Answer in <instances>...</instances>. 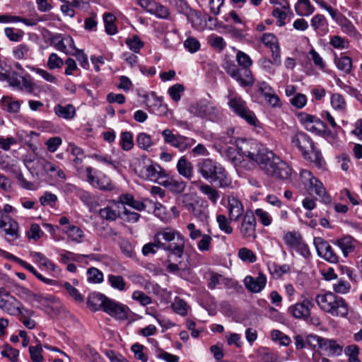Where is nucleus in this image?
I'll return each mask as SVG.
<instances>
[{"mask_svg":"<svg viewBox=\"0 0 362 362\" xmlns=\"http://www.w3.org/2000/svg\"><path fill=\"white\" fill-rule=\"evenodd\" d=\"M243 282L245 288L248 291L254 293H257L264 288L267 284V277L262 272H259L257 277L252 276H245Z\"/></svg>","mask_w":362,"mask_h":362,"instance_id":"19","label":"nucleus"},{"mask_svg":"<svg viewBox=\"0 0 362 362\" xmlns=\"http://www.w3.org/2000/svg\"><path fill=\"white\" fill-rule=\"evenodd\" d=\"M107 281L111 287L114 289H117L119 291H124L127 289V283L123 276L120 275L110 274L107 276Z\"/></svg>","mask_w":362,"mask_h":362,"instance_id":"39","label":"nucleus"},{"mask_svg":"<svg viewBox=\"0 0 362 362\" xmlns=\"http://www.w3.org/2000/svg\"><path fill=\"white\" fill-rule=\"evenodd\" d=\"M149 13L161 19H168L170 15V11L167 7L156 1H155Z\"/></svg>","mask_w":362,"mask_h":362,"instance_id":"45","label":"nucleus"},{"mask_svg":"<svg viewBox=\"0 0 362 362\" xmlns=\"http://www.w3.org/2000/svg\"><path fill=\"white\" fill-rule=\"evenodd\" d=\"M64 233L70 240L76 243L83 242L84 233L81 228L74 225H69L66 230H64Z\"/></svg>","mask_w":362,"mask_h":362,"instance_id":"34","label":"nucleus"},{"mask_svg":"<svg viewBox=\"0 0 362 362\" xmlns=\"http://www.w3.org/2000/svg\"><path fill=\"white\" fill-rule=\"evenodd\" d=\"M293 173L291 167L283 160L279 156H276L272 160L267 174L271 177L279 180H286L291 177Z\"/></svg>","mask_w":362,"mask_h":362,"instance_id":"9","label":"nucleus"},{"mask_svg":"<svg viewBox=\"0 0 362 362\" xmlns=\"http://www.w3.org/2000/svg\"><path fill=\"white\" fill-rule=\"evenodd\" d=\"M100 217L107 221L112 222L119 216V211L112 205H107L98 211Z\"/></svg>","mask_w":362,"mask_h":362,"instance_id":"33","label":"nucleus"},{"mask_svg":"<svg viewBox=\"0 0 362 362\" xmlns=\"http://www.w3.org/2000/svg\"><path fill=\"white\" fill-rule=\"evenodd\" d=\"M190 113L194 116L218 122L223 119V114L214 103L206 100H199L189 107Z\"/></svg>","mask_w":362,"mask_h":362,"instance_id":"7","label":"nucleus"},{"mask_svg":"<svg viewBox=\"0 0 362 362\" xmlns=\"http://www.w3.org/2000/svg\"><path fill=\"white\" fill-rule=\"evenodd\" d=\"M261 42L270 49L279 45L277 37L272 33H264Z\"/></svg>","mask_w":362,"mask_h":362,"instance_id":"64","label":"nucleus"},{"mask_svg":"<svg viewBox=\"0 0 362 362\" xmlns=\"http://www.w3.org/2000/svg\"><path fill=\"white\" fill-rule=\"evenodd\" d=\"M159 249L162 250V246L157 243V240L153 236V242L145 244L141 251L143 255L148 256L149 255H155Z\"/></svg>","mask_w":362,"mask_h":362,"instance_id":"62","label":"nucleus"},{"mask_svg":"<svg viewBox=\"0 0 362 362\" xmlns=\"http://www.w3.org/2000/svg\"><path fill=\"white\" fill-rule=\"evenodd\" d=\"M21 303L20 300L16 299L13 296L9 295L0 304V308L6 311L10 315H20Z\"/></svg>","mask_w":362,"mask_h":362,"instance_id":"24","label":"nucleus"},{"mask_svg":"<svg viewBox=\"0 0 362 362\" xmlns=\"http://www.w3.org/2000/svg\"><path fill=\"white\" fill-rule=\"evenodd\" d=\"M57 201V196L47 191L45 192L44 194L40 197V202L42 206H49L51 208L55 207Z\"/></svg>","mask_w":362,"mask_h":362,"instance_id":"56","label":"nucleus"},{"mask_svg":"<svg viewBox=\"0 0 362 362\" xmlns=\"http://www.w3.org/2000/svg\"><path fill=\"white\" fill-rule=\"evenodd\" d=\"M188 21L195 29H202L204 27V21L199 12L192 9L187 15Z\"/></svg>","mask_w":362,"mask_h":362,"instance_id":"42","label":"nucleus"},{"mask_svg":"<svg viewBox=\"0 0 362 362\" xmlns=\"http://www.w3.org/2000/svg\"><path fill=\"white\" fill-rule=\"evenodd\" d=\"M195 143L196 140L194 139L180 134L174 148H176L180 151L183 152L190 148L193 145L195 144Z\"/></svg>","mask_w":362,"mask_h":362,"instance_id":"43","label":"nucleus"},{"mask_svg":"<svg viewBox=\"0 0 362 362\" xmlns=\"http://www.w3.org/2000/svg\"><path fill=\"white\" fill-rule=\"evenodd\" d=\"M116 17L111 13H105L103 14V22L105 32L109 35H115L117 33V28L115 25Z\"/></svg>","mask_w":362,"mask_h":362,"instance_id":"36","label":"nucleus"},{"mask_svg":"<svg viewBox=\"0 0 362 362\" xmlns=\"http://www.w3.org/2000/svg\"><path fill=\"white\" fill-rule=\"evenodd\" d=\"M227 209L230 220L238 221L243 214L244 206L238 198L234 196H228Z\"/></svg>","mask_w":362,"mask_h":362,"instance_id":"20","label":"nucleus"},{"mask_svg":"<svg viewBox=\"0 0 362 362\" xmlns=\"http://www.w3.org/2000/svg\"><path fill=\"white\" fill-rule=\"evenodd\" d=\"M240 149L243 156L255 161L264 173H266L269 169V166L270 165L272 160H273L274 158L276 156L273 151L263 147L259 148L255 152L250 151L242 146Z\"/></svg>","mask_w":362,"mask_h":362,"instance_id":"8","label":"nucleus"},{"mask_svg":"<svg viewBox=\"0 0 362 362\" xmlns=\"http://www.w3.org/2000/svg\"><path fill=\"white\" fill-rule=\"evenodd\" d=\"M79 197L81 200L89 208L90 211L94 212L97 211L99 204L90 193L82 191L80 193Z\"/></svg>","mask_w":362,"mask_h":362,"instance_id":"40","label":"nucleus"},{"mask_svg":"<svg viewBox=\"0 0 362 362\" xmlns=\"http://www.w3.org/2000/svg\"><path fill=\"white\" fill-rule=\"evenodd\" d=\"M184 90L185 87L183 85L176 83L168 88V93L173 100L175 102H178L180 100L181 94L184 92Z\"/></svg>","mask_w":362,"mask_h":362,"instance_id":"60","label":"nucleus"},{"mask_svg":"<svg viewBox=\"0 0 362 362\" xmlns=\"http://www.w3.org/2000/svg\"><path fill=\"white\" fill-rule=\"evenodd\" d=\"M23 76L20 73H17L15 69H7L6 62L0 61V81H7L9 85L18 90L22 89L21 80Z\"/></svg>","mask_w":362,"mask_h":362,"instance_id":"14","label":"nucleus"},{"mask_svg":"<svg viewBox=\"0 0 362 362\" xmlns=\"http://www.w3.org/2000/svg\"><path fill=\"white\" fill-rule=\"evenodd\" d=\"M197 172L211 182H216L220 187H228L232 181L223 166L211 158H203L197 163Z\"/></svg>","mask_w":362,"mask_h":362,"instance_id":"3","label":"nucleus"},{"mask_svg":"<svg viewBox=\"0 0 362 362\" xmlns=\"http://www.w3.org/2000/svg\"><path fill=\"white\" fill-rule=\"evenodd\" d=\"M199 189L214 204H216L220 197L218 191L207 184L201 185Z\"/></svg>","mask_w":362,"mask_h":362,"instance_id":"44","label":"nucleus"},{"mask_svg":"<svg viewBox=\"0 0 362 362\" xmlns=\"http://www.w3.org/2000/svg\"><path fill=\"white\" fill-rule=\"evenodd\" d=\"M76 171L82 179L85 180L93 187L103 191H112L115 189L110 177L107 175L99 173L95 169L90 166L76 167Z\"/></svg>","mask_w":362,"mask_h":362,"instance_id":"6","label":"nucleus"},{"mask_svg":"<svg viewBox=\"0 0 362 362\" xmlns=\"http://www.w3.org/2000/svg\"><path fill=\"white\" fill-rule=\"evenodd\" d=\"M238 257L243 262L254 263L257 261L256 255L247 247H242L238 250Z\"/></svg>","mask_w":362,"mask_h":362,"instance_id":"57","label":"nucleus"},{"mask_svg":"<svg viewBox=\"0 0 362 362\" xmlns=\"http://www.w3.org/2000/svg\"><path fill=\"white\" fill-rule=\"evenodd\" d=\"M176 168L178 173L185 178L191 180L193 177V165L185 156L178 160Z\"/></svg>","mask_w":362,"mask_h":362,"instance_id":"25","label":"nucleus"},{"mask_svg":"<svg viewBox=\"0 0 362 362\" xmlns=\"http://www.w3.org/2000/svg\"><path fill=\"white\" fill-rule=\"evenodd\" d=\"M19 351L12 348L9 344H6L1 351V355L6 357L11 362H16L19 356Z\"/></svg>","mask_w":362,"mask_h":362,"instance_id":"63","label":"nucleus"},{"mask_svg":"<svg viewBox=\"0 0 362 362\" xmlns=\"http://www.w3.org/2000/svg\"><path fill=\"white\" fill-rule=\"evenodd\" d=\"M30 256L41 265L44 266L48 269L52 270L53 272L59 274L60 269L50 259L46 257L43 254L37 252H31Z\"/></svg>","mask_w":362,"mask_h":362,"instance_id":"31","label":"nucleus"},{"mask_svg":"<svg viewBox=\"0 0 362 362\" xmlns=\"http://www.w3.org/2000/svg\"><path fill=\"white\" fill-rule=\"evenodd\" d=\"M136 142L138 146L144 149L148 150L153 144L151 136L146 133H139L136 137Z\"/></svg>","mask_w":362,"mask_h":362,"instance_id":"50","label":"nucleus"},{"mask_svg":"<svg viewBox=\"0 0 362 362\" xmlns=\"http://www.w3.org/2000/svg\"><path fill=\"white\" fill-rule=\"evenodd\" d=\"M315 302L325 313L335 317L346 318L349 313V305L342 297L332 292L317 294Z\"/></svg>","mask_w":362,"mask_h":362,"instance_id":"4","label":"nucleus"},{"mask_svg":"<svg viewBox=\"0 0 362 362\" xmlns=\"http://www.w3.org/2000/svg\"><path fill=\"white\" fill-rule=\"evenodd\" d=\"M24 300L35 306H45L49 308L52 305H57L59 304V299L52 295H42L40 293H34L29 290L24 289Z\"/></svg>","mask_w":362,"mask_h":362,"instance_id":"11","label":"nucleus"},{"mask_svg":"<svg viewBox=\"0 0 362 362\" xmlns=\"http://www.w3.org/2000/svg\"><path fill=\"white\" fill-rule=\"evenodd\" d=\"M216 221L221 230L226 234L233 233V228L230 226V220L227 218L225 215L219 214L216 216Z\"/></svg>","mask_w":362,"mask_h":362,"instance_id":"55","label":"nucleus"},{"mask_svg":"<svg viewBox=\"0 0 362 362\" xmlns=\"http://www.w3.org/2000/svg\"><path fill=\"white\" fill-rule=\"evenodd\" d=\"M44 170L47 173H52V176L56 179L64 180L66 179V175L64 172L54 164L47 162L44 165Z\"/></svg>","mask_w":362,"mask_h":362,"instance_id":"47","label":"nucleus"},{"mask_svg":"<svg viewBox=\"0 0 362 362\" xmlns=\"http://www.w3.org/2000/svg\"><path fill=\"white\" fill-rule=\"evenodd\" d=\"M334 63L337 67L345 74H349L351 72L352 60L349 57L341 56L340 57H335Z\"/></svg>","mask_w":362,"mask_h":362,"instance_id":"41","label":"nucleus"},{"mask_svg":"<svg viewBox=\"0 0 362 362\" xmlns=\"http://www.w3.org/2000/svg\"><path fill=\"white\" fill-rule=\"evenodd\" d=\"M332 107L339 112H345L346 110V102L344 96L340 93H333L330 98Z\"/></svg>","mask_w":362,"mask_h":362,"instance_id":"37","label":"nucleus"},{"mask_svg":"<svg viewBox=\"0 0 362 362\" xmlns=\"http://www.w3.org/2000/svg\"><path fill=\"white\" fill-rule=\"evenodd\" d=\"M322 350L329 356H338L342 354L343 346L334 340L325 339L322 346Z\"/></svg>","mask_w":362,"mask_h":362,"instance_id":"28","label":"nucleus"},{"mask_svg":"<svg viewBox=\"0 0 362 362\" xmlns=\"http://www.w3.org/2000/svg\"><path fill=\"white\" fill-rule=\"evenodd\" d=\"M335 244L341 250L344 256L346 257L350 253L354 252L357 241L352 237L347 235L338 239Z\"/></svg>","mask_w":362,"mask_h":362,"instance_id":"26","label":"nucleus"},{"mask_svg":"<svg viewBox=\"0 0 362 362\" xmlns=\"http://www.w3.org/2000/svg\"><path fill=\"white\" fill-rule=\"evenodd\" d=\"M129 311V308L127 305L109 298L103 308V312L119 320L127 319Z\"/></svg>","mask_w":362,"mask_h":362,"instance_id":"13","label":"nucleus"},{"mask_svg":"<svg viewBox=\"0 0 362 362\" xmlns=\"http://www.w3.org/2000/svg\"><path fill=\"white\" fill-rule=\"evenodd\" d=\"M256 226L257 221L254 213L251 210L246 211L238 228L241 237L246 240L255 239L257 238Z\"/></svg>","mask_w":362,"mask_h":362,"instance_id":"10","label":"nucleus"},{"mask_svg":"<svg viewBox=\"0 0 362 362\" xmlns=\"http://www.w3.org/2000/svg\"><path fill=\"white\" fill-rule=\"evenodd\" d=\"M88 281L93 284H100L103 281V274L97 268L91 267L87 271Z\"/></svg>","mask_w":362,"mask_h":362,"instance_id":"58","label":"nucleus"},{"mask_svg":"<svg viewBox=\"0 0 362 362\" xmlns=\"http://www.w3.org/2000/svg\"><path fill=\"white\" fill-rule=\"evenodd\" d=\"M314 304L308 298H305L302 302L297 303L288 308L289 313L296 319L307 320L310 314Z\"/></svg>","mask_w":362,"mask_h":362,"instance_id":"17","label":"nucleus"},{"mask_svg":"<svg viewBox=\"0 0 362 362\" xmlns=\"http://www.w3.org/2000/svg\"><path fill=\"white\" fill-rule=\"evenodd\" d=\"M303 156L305 159L315 163L318 168H322L325 164V161L320 151L315 146V144H313V148H310V151L305 152Z\"/></svg>","mask_w":362,"mask_h":362,"instance_id":"29","label":"nucleus"},{"mask_svg":"<svg viewBox=\"0 0 362 362\" xmlns=\"http://www.w3.org/2000/svg\"><path fill=\"white\" fill-rule=\"evenodd\" d=\"M284 240L290 248L294 249L303 240V238L298 232H288L284 236Z\"/></svg>","mask_w":362,"mask_h":362,"instance_id":"46","label":"nucleus"},{"mask_svg":"<svg viewBox=\"0 0 362 362\" xmlns=\"http://www.w3.org/2000/svg\"><path fill=\"white\" fill-rule=\"evenodd\" d=\"M255 216L257 217L259 221L264 226H269L272 223V217L269 212L262 209H257L254 212Z\"/></svg>","mask_w":362,"mask_h":362,"instance_id":"52","label":"nucleus"},{"mask_svg":"<svg viewBox=\"0 0 362 362\" xmlns=\"http://www.w3.org/2000/svg\"><path fill=\"white\" fill-rule=\"evenodd\" d=\"M108 297L103 293L93 292L88 295L87 305L93 311L103 310Z\"/></svg>","mask_w":362,"mask_h":362,"instance_id":"22","label":"nucleus"},{"mask_svg":"<svg viewBox=\"0 0 362 362\" xmlns=\"http://www.w3.org/2000/svg\"><path fill=\"white\" fill-rule=\"evenodd\" d=\"M44 235V232L37 223H33L26 232V236L30 241L36 242Z\"/></svg>","mask_w":362,"mask_h":362,"instance_id":"48","label":"nucleus"},{"mask_svg":"<svg viewBox=\"0 0 362 362\" xmlns=\"http://www.w3.org/2000/svg\"><path fill=\"white\" fill-rule=\"evenodd\" d=\"M313 243L320 257L332 264L338 262L339 257L327 241L321 237H316L313 240Z\"/></svg>","mask_w":362,"mask_h":362,"instance_id":"12","label":"nucleus"},{"mask_svg":"<svg viewBox=\"0 0 362 362\" xmlns=\"http://www.w3.org/2000/svg\"><path fill=\"white\" fill-rule=\"evenodd\" d=\"M54 112L59 117L67 120L73 119L76 115L75 107L71 104L65 106L58 104L54 106Z\"/></svg>","mask_w":362,"mask_h":362,"instance_id":"30","label":"nucleus"},{"mask_svg":"<svg viewBox=\"0 0 362 362\" xmlns=\"http://www.w3.org/2000/svg\"><path fill=\"white\" fill-rule=\"evenodd\" d=\"M295 9L298 16H308L314 12V7L311 4L310 0H304L297 2L295 6Z\"/></svg>","mask_w":362,"mask_h":362,"instance_id":"38","label":"nucleus"},{"mask_svg":"<svg viewBox=\"0 0 362 362\" xmlns=\"http://www.w3.org/2000/svg\"><path fill=\"white\" fill-rule=\"evenodd\" d=\"M167 173L158 164L151 163L144 166L140 171V176L153 182H161L160 180L165 178Z\"/></svg>","mask_w":362,"mask_h":362,"instance_id":"16","label":"nucleus"},{"mask_svg":"<svg viewBox=\"0 0 362 362\" xmlns=\"http://www.w3.org/2000/svg\"><path fill=\"white\" fill-rule=\"evenodd\" d=\"M236 61L238 65L233 60L225 59L222 65L223 69L241 87L252 86L255 82L250 70L253 63L252 59L244 52L238 50L236 53Z\"/></svg>","mask_w":362,"mask_h":362,"instance_id":"2","label":"nucleus"},{"mask_svg":"<svg viewBox=\"0 0 362 362\" xmlns=\"http://www.w3.org/2000/svg\"><path fill=\"white\" fill-rule=\"evenodd\" d=\"M300 121L304 127L308 132L319 136L325 135L326 132V125L320 119L311 115H302Z\"/></svg>","mask_w":362,"mask_h":362,"instance_id":"15","label":"nucleus"},{"mask_svg":"<svg viewBox=\"0 0 362 362\" xmlns=\"http://www.w3.org/2000/svg\"><path fill=\"white\" fill-rule=\"evenodd\" d=\"M310 191L314 190L315 193L321 199L325 204H330L332 202L331 197L327 194L323 184L317 178L313 179V182L309 185Z\"/></svg>","mask_w":362,"mask_h":362,"instance_id":"27","label":"nucleus"},{"mask_svg":"<svg viewBox=\"0 0 362 362\" xmlns=\"http://www.w3.org/2000/svg\"><path fill=\"white\" fill-rule=\"evenodd\" d=\"M291 144L293 147L297 148L301 152L302 156L310 151L314 144L311 138L302 132H297L291 136Z\"/></svg>","mask_w":362,"mask_h":362,"instance_id":"18","label":"nucleus"},{"mask_svg":"<svg viewBox=\"0 0 362 362\" xmlns=\"http://www.w3.org/2000/svg\"><path fill=\"white\" fill-rule=\"evenodd\" d=\"M201 239L197 242V246L200 252H208L211 250L212 237L209 234H202Z\"/></svg>","mask_w":362,"mask_h":362,"instance_id":"53","label":"nucleus"},{"mask_svg":"<svg viewBox=\"0 0 362 362\" xmlns=\"http://www.w3.org/2000/svg\"><path fill=\"white\" fill-rule=\"evenodd\" d=\"M63 287L66 289L69 295L74 298L76 303H83L84 300L83 296L78 291V289L74 288L70 283L64 282Z\"/></svg>","mask_w":362,"mask_h":362,"instance_id":"59","label":"nucleus"},{"mask_svg":"<svg viewBox=\"0 0 362 362\" xmlns=\"http://www.w3.org/2000/svg\"><path fill=\"white\" fill-rule=\"evenodd\" d=\"M23 59V45H20L15 47L12 51V55L10 57L9 66L16 70H22L21 63L19 62Z\"/></svg>","mask_w":362,"mask_h":362,"instance_id":"32","label":"nucleus"},{"mask_svg":"<svg viewBox=\"0 0 362 362\" xmlns=\"http://www.w3.org/2000/svg\"><path fill=\"white\" fill-rule=\"evenodd\" d=\"M2 104L7 111L11 113H16L20 110L21 103L17 100H13L9 97H4Z\"/></svg>","mask_w":362,"mask_h":362,"instance_id":"61","label":"nucleus"},{"mask_svg":"<svg viewBox=\"0 0 362 362\" xmlns=\"http://www.w3.org/2000/svg\"><path fill=\"white\" fill-rule=\"evenodd\" d=\"M153 236L157 240V243L162 246V250L169 252L167 271L173 274L184 271L187 265L183 266L181 261L174 263L172 259L173 256L182 257L185 243L184 236L178 230L170 227L160 228Z\"/></svg>","mask_w":362,"mask_h":362,"instance_id":"1","label":"nucleus"},{"mask_svg":"<svg viewBox=\"0 0 362 362\" xmlns=\"http://www.w3.org/2000/svg\"><path fill=\"white\" fill-rule=\"evenodd\" d=\"M227 99L228 105L235 115L243 119L250 125L258 126L259 122L255 112L247 107L246 101L240 95L229 90Z\"/></svg>","mask_w":362,"mask_h":362,"instance_id":"5","label":"nucleus"},{"mask_svg":"<svg viewBox=\"0 0 362 362\" xmlns=\"http://www.w3.org/2000/svg\"><path fill=\"white\" fill-rule=\"evenodd\" d=\"M337 23L340 25L341 30L346 34L354 35L356 33L352 23L344 16L339 18Z\"/></svg>","mask_w":362,"mask_h":362,"instance_id":"54","label":"nucleus"},{"mask_svg":"<svg viewBox=\"0 0 362 362\" xmlns=\"http://www.w3.org/2000/svg\"><path fill=\"white\" fill-rule=\"evenodd\" d=\"M120 146L124 151H129L134 146L133 134L130 132H124L121 134Z\"/></svg>","mask_w":362,"mask_h":362,"instance_id":"51","label":"nucleus"},{"mask_svg":"<svg viewBox=\"0 0 362 362\" xmlns=\"http://www.w3.org/2000/svg\"><path fill=\"white\" fill-rule=\"evenodd\" d=\"M125 43L134 53H139L140 49L144 46V42L138 35H134L132 37L127 38Z\"/></svg>","mask_w":362,"mask_h":362,"instance_id":"49","label":"nucleus"},{"mask_svg":"<svg viewBox=\"0 0 362 362\" xmlns=\"http://www.w3.org/2000/svg\"><path fill=\"white\" fill-rule=\"evenodd\" d=\"M158 184L167 188L169 191L175 194H180L184 192L186 188V182L181 179H175L173 177H168Z\"/></svg>","mask_w":362,"mask_h":362,"instance_id":"23","label":"nucleus"},{"mask_svg":"<svg viewBox=\"0 0 362 362\" xmlns=\"http://www.w3.org/2000/svg\"><path fill=\"white\" fill-rule=\"evenodd\" d=\"M0 228L3 229L6 235L13 238L17 237L18 223L12 220L8 214H4L1 211H0Z\"/></svg>","mask_w":362,"mask_h":362,"instance_id":"21","label":"nucleus"},{"mask_svg":"<svg viewBox=\"0 0 362 362\" xmlns=\"http://www.w3.org/2000/svg\"><path fill=\"white\" fill-rule=\"evenodd\" d=\"M188 211L199 221L204 222L208 218V211L206 207H203L197 202L194 204H188Z\"/></svg>","mask_w":362,"mask_h":362,"instance_id":"35","label":"nucleus"}]
</instances>
